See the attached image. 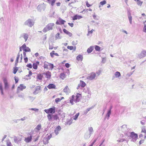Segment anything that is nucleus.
<instances>
[{"label":"nucleus","instance_id":"nucleus-1","mask_svg":"<svg viewBox=\"0 0 146 146\" xmlns=\"http://www.w3.org/2000/svg\"><path fill=\"white\" fill-rule=\"evenodd\" d=\"M81 94H80L77 93L75 97L76 99H74L75 96L74 95H72L71 97V99L70 100V102L73 105L74 104L73 101L76 103L79 102L81 98Z\"/></svg>","mask_w":146,"mask_h":146},{"label":"nucleus","instance_id":"nucleus-2","mask_svg":"<svg viewBox=\"0 0 146 146\" xmlns=\"http://www.w3.org/2000/svg\"><path fill=\"white\" fill-rule=\"evenodd\" d=\"M121 130L126 136H129L130 135V129L127 127L126 125H123L121 126Z\"/></svg>","mask_w":146,"mask_h":146},{"label":"nucleus","instance_id":"nucleus-3","mask_svg":"<svg viewBox=\"0 0 146 146\" xmlns=\"http://www.w3.org/2000/svg\"><path fill=\"white\" fill-rule=\"evenodd\" d=\"M54 25V24L53 23H50L48 24L43 29L42 31L44 32H46L52 30Z\"/></svg>","mask_w":146,"mask_h":146},{"label":"nucleus","instance_id":"nucleus-4","mask_svg":"<svg viewBox=\"0 0 146 146\" xmlns=\"http://www.w3.org/2000/svg\"><path fill=\"white\" fill-rule=\"evenodd\" d=\"M48 120L49 121H54L59 119V117L57 114L52 115L51 114H48L47 115Z\"/></svg>","mask_w":146,"mask_h":146},{"label":"nucleus","instance_id":"nucleus-5","mask_svg":"<svg viewBox=\"0 0 146 146\" xmlns=\"http://www.w3.org/2000/svg\"><path fill=\"white\" fill-rule=\"evenodd\" d=\"M97 76L96 73L93 72H92L90 73L87 77V79L90 80H92L95 79L96 78Z\"/></svg>","mask_w":146,"mask_h":146},{"label":"nucleus","instance_id":"nucleus-6","mask_svg":"<svg viewBox=\"0 0 146 146\" xmlns=\"http://www.w3.org/2000/svg\"><path fill=\"white\" fill-rule=\"evenodd\" d=\"M34 24L33 21L30 19H29L26 21L24 23V24L27 25L30 27H31Z\"/></svg>","mask_w":146,"mask_h":146},{"label":"nucleus","instance_id":"nucleus-7","mask_svg":"<svg viewBox=\"0 0 146 146\" xmlns=\"http://www.w3.org/2000/svg\"><path fill=\"white\" fill-rule=\"evenodd\" d=\"M46 6V5L43 3L42 4H40L38 6L37 9L40 12L42 10L44 11L45 9Z\"/></svg>","mask_w":146,"mask_h":146},{"label":"nucleus","instance_id":"nucleus-8","mask_svg":"<svg viewBox=\"0 0 146 146\" xmlns=\"http://www.w3.org/2000/svg\"><path fill=\"white\" fill-rule=\"evenodd\" d=\"M44 111L47 114L49 113L53 114L55 112V108L53 107L48 109H45L44 110Z\"/></svg>","mask_w":146,"mask_h":146},{"label":"nucleus","instance_id":"nucleus-9","mask_svg":"<svg viewBox=\"0 0 146 146\" xmlns=\"http://www.w3.org/2000/svg\"><path fill=\"white\" fill-rule=\"evenodd\" d=\"M130 137L132 139V141L135 142L138 137L137 134L135 133L134 132H132L130 134Z\"/></svg>","mask_w":146,"mask_h":146},{"label":"nucleus","instance_id":"nucleus-10","mask_svg":"<svg viewBox=\"0 0 146 146\" xmlns=\"http://www.w3.org/2000/svg\"><path fill=\"white\" fill-rule=\"evenodd\" d=\"M26 86L23 84H21L19 86H18L17 88V93H19L20 91H22L23 90L25 89Z\"/></svg>","mask_w":146,"mask_h":146},{"label":"nucleus","instance_id":"nucleus-11","mask_svg":"<svg viewBox=\"0 0 146 146\" xmlns=\"http://www.w3.org/2000/svg\"><path fill=\"white\" fill-rule=\"evenodd\" d=\"M86 85V84L85 82L82 81L80 80V83L78 84L77 88V89H78L80 88V87H81V88H84L85 87Z\"/></svg>","mask_w":146,"mask_h":146},{"label":"nucleus","instance_id":"nucleus-12","mask_svg":"<svg viewBox=\"0 0 146 146\" xmlns=\"http://www.w3.org/2000/svg\"><path fill=\"white\" fill-rule=\"evenodd\" d=\"M61 129V128L60 126L58 125L57 126L55 129L54 133H54L56 135H57L59 134Z\"/></svg>","mask_w":146,"mask_h":146},{"label":"nucleus","instance_id":"nucleus-13","mask_svg":"<svg viewBox=\"0 0 146 146\" xmlns=\"http://www.w3.org/2000/svg\"><path fill=\"white\" fill-rule=\"evenodd\" d=\"M3 81L4 84V88L5 89H8L9 88V85L7 82V80L6 78H4Z\"/></svg>","mask_w":146,"mask_h":146},{"label":"nucleus","instance_id":"nucleus-14","mask_svg":"<svg viewBox=\"0 0 146 146\" xmlns=\"http://www.w3.org/2000/svg\"><path fill=\"white\" fill-rule=\"evenodd\" d=\"M138 57L140 58H142L146 56V51L143 50L141 52V53L138 55Z\"/></svg>","mask_w":146,"mask_h":146},{"label":"nucleus","instance_id":"nucleus-15","mask_svg":"<svg viewBox=\"0 0 146 146\" xmlns=\"http://www.w3.org/2000/svg\"><path fill=\"white\" fill-rule=\"evenodd\" d=\"M32 136L31 134H29L28 137L25 138V141L27 143H29L31 141Z\"/></svg>","mask_w":146,"mask_h":146},{"label":"nucleus","instance_id":"nucleus-16","mask_svg":"<svg viewBox=\"0 0 146 146\" xmlns=\"http://www.w3.org/2000/svg\"><path fill=\"white\" fill-rule=\"evenodd\" d=\"M66 22V21L62 19L61 18H59L58 20L56 21V23L57 25H63Z\"/></svg>","mask_w":146,"mask_h":146},{"label":"nucleus","instance_id":"nucleus-17","mask_svg":"<svg viewBox=\"0 0 146 146\" xmlns=\"http://www.w3.org/2000/svg\"><path fill=\"white\" fill-rule=\"evenodd\" d=\"M21 36L24 38L25 41L26 42L28 38L29 35L27 33H24L22 34Z\"/></svg>","mask_w":146,"mask_h":146},{"label":"nucleus","instance_id":"nucleus-18","mask_svg":"<svg viewBox=\"0 0 146 146\" xmlns=\"http://www.w3.org/2000/svg\"><path fill=\"white\" fill-rule=\"evenodd\" d=\"M128 17L130 23L131 24H132V17L131 16L130 13H129L128 14Z\"/></svg>","mask_w":146,"mask_h":146},{"label":"nucleus","instance_id":"nucleus-19","mask_svg":"<svg viewBox=\"0 0 146 146\" xmlns=\"http://www.w3.org/2000/svg\"><path fill=\"white\" fill-rule=\"evenodd\" d=\"M46 75V77L47 78H50L51 77V73L49 71H48L46 73H45Z\"/></svg>","mask_w":146,"mask_h":146},{"label":"nucleus","instance_id":"nucleus-20","mask_svg":"<svg viewBox=\"0 0 146 146\" xmlns=\"http://www.w3.org/2000/svg\"><path fill=\"white\" fill-rule=\"evenodd\" d=\"M83 57L82 56L80 55H78L76 57V60L78 61H82L83 60Z\"/></svg>","mask_w":146,"mask_h":146},{"label":"nucleus","instance_id":"nucleus-21","mask_svg":"<svg viewBox=\"0 0 146 146\" xmlns=\"http://www.w3.org/2000/svg\"><path fill=\"white\" fill-rule=\"evenodd\" d=\"M63 31L64 33L70 36H71L72 35V33L67 31L65 29H63Z\"/></svg>","mask_w":146,"mask_h":146},{"label":"nucleus","instance_id":"nucleus-22","mask_svg":"<svg viewBox=\"0 0 146 146\" xmlns=\"http://www.w3.org/2000/svg\"><path fill=\"white\" fill-rule=\"evenodd\" d=\"M47 87L49 89H55L56 86L54 84H51L47 86Z\"/></svg>","mask_w":146,"mask_h":146},{"label":"nucleus","instance_id":"nucleus-23","mask_svg":"<svg viewBox=\"0 0 146 146\" xmlns=\"http://www.w3.org/2000/svg\"><path fill=\"white\" fill-rule=\"evenodd\" d=\"M82 18V17L81 16L76 15L74 16L72 19L73 20H76L77 19H79Z\"/></svg>","mask_w":146,"mask_h":146},{"label":"nucleus","instance_id":"nucleus-24","mask_svg":"<svg viewBox=\"0 0 146 146\" xmlns=\"http://www.w3.org/2000/svg\"><path fill=\"white\" fill-rule=\"evenodd\" d=\"M111 113V109H110L107 113V114L106 115L105 119L107 117V119L108 120L109 119Z\"/></svg>","mask_w":146,"mask_h":146},{"label":"nucleus","instance_id":"nucleus-25","mask_svg":"<svg viewBox=\"0 0 146 146\" xmlns=\"http://www.w3.org/2000/svg\"><path fill=\"white\" fill-rule=\"evenodd\" d=\"M54 52L55 51H52V52H50V53L51 56L52 58L53 57L54 55L57 56H59L58 53H54Z\"/></svg>","mask_w":146,"mask_h":146},{"label":"nucleus","instance_id":"nucleus-26","mask_svg":"<svg viewBox=\"0 0 146 146\" xmlns=\"http://www.w3.org/2000/svg\"><path fill=\"white\" fill-rule=\"evenodd\" d=\"M88 131L89 132V134L91 135L94 132L93 128L92 127H89L88 128Z\"/></svg>","mask_w":146,"mask_h":146},{"label":"nucleus","instance_id":"nucleus-27","mask_svg":"<svg viewBox=\"0 0 146 146\" xmlns=\"http://www.w3.org/2000/svg\"><path fill=\"white\" fill-rule=\"evenodd\" d=\"M94 47L92 46H90L87 50V52L88 53H91L93 50Z\"/></svg>","mask_w":146,"mask_h":146},{"label":"nucleus","instance_id":"nucleus-28","mask_svg":"<svg viewBox=\"0 0 146 146\" xmlns=\"http://www.w3.org/2000/svg\"><path fill=\"white\" fill-rule=\"evenodd\" d=\"M63 91L64 92L66 93H67L68 92H70V91L68 86H66L64 88L63 90Z\"/></svg>","mask_w":146,"mask_h":146},{"label":"nucleus","instance_id":"nucleus-29","mask_svg":"<svg viewBox=\"0 0 146 146\" xmlns=\"http://www.w3.org/2000/svg\"><path fill=\"white\" fill-rule=\"evenodd\" d=\"M49 63L48 62H45L44 63V68H46L47 69H48V65Z\"/></svg>","mask_w":146,"mask_h":146},{"label":"nucleus","instance_id":"nucleus-30","mask_svg":"<svg viewBox=\"0 0 146 146\" xmlns=\"http://www.w3.org/2000/svg\"><path fill=\"white\" fill-rule=\"evenodd\" d=\"M39 64L38 62H37L36 63H33V68L35 69H36L37 68V64Z\"/></svg>","mask_w":146,"mask_h":146},{"label":"nucleus","instance_id":"nucleus-31","mask_svg":"<svg viewBox=\"0 0 146 146\" xmlns=\"http://www.w3.org/2000/svg\"><path fill=\"white\" fill-rule=\"evenodd\" d=\"M43 142L45 144L48 143V142L49 140L48 139L47 137H45L43 139Z\"/></svg>","mask_w":146,"mask_h":146},{"label":"nucleus","instance_id":"nucleus-32","mask_svg":"<svg viewBox=\"0 0 146 146\" xmlns=\"http://www.w3.org/2000/svg\"><path fill=\"white\" fill-rule=\"evenodd\" d=\"M55 39L56 40L57 39H60L61 38V37L60 36L59 33H57L55 35Z\"/></svg>","mask_w":146,"mask_h":146},{"label":"nucleus","instance_id":"nucleus-33","mask_svg":"<svg viewBox=\"0 0 146 146\" xmlns=\"http://www.w3.org/2000/svg\"><path fill=\"white\" fill-rule=\"evenodd\" d=\"M18 96L20 98H22L23 99H25L24 98V94L23 93H21L18 94Z\"/></svg>","mask_w":146,"mask_h":146},{"label":"nucleus","instance_id":"nucleus-34","mask_svg":"<svg viewBox=\"0 0 146 146\" xmlns=\"http://www.w3.org/2000/svg\"><path fill=\"white\" fill-rule=\"evenodd\" d=\"M115 76L116 78H118L121 75L120 73L118 72H116L115 74Z\"/></svg>","mask_w":146,"mask_h":146},{"label":"nucleus","instance_id":"nucleus-35","mask_svg":"<svg viewBox=\"0 0 146 146\" xmlns=\"http://www.w3.org/2000/svg\"><path fill=\"white\" fill-rule=\"evenodd\" d=\"M144 27H143V31L146 33V21H145V22H144Z\"/></svg>","mask_w":146,"mask_h":146},{"label":"nucleus","instance_id":"nucleus-36","mask_svg":"<svg viewBox=\"0 0 146 146\" xmlns=\"http://www.w3.org/2000/svg\"><path fill=\"white\" fill-rule=\"evenodd\" d=\"M137 4L138 5L141 6L143 3V1H141L139 0H137Z\"/></svg>","mask_w":146,"mask_h":146},{"label":"nucleus","instance_id":"nucleus-37","mask_svg":"<svg viewBox=\"0 0 146 146\" xmlns=\"http://www.w3.org/2000/svg\"><path fill=\"white\" fill-rule=\"evenodd\" d=\"M41 125L38 124L36 126L35 128L38 131L41 129Z\"/></svg>","mask_w":146,"mask_h":146},{"label":"nucleus","instance_id":"nucleus-38","mask_svg":"<svg viewBox=\"0 0 146 146\" xmlns=\"http://www.w3.org/2000/svg\"><path fill=\"white\" fill-rule=\"evenodd\" d=\"M84 92L85 93L90 94V92L88 90V89L87 88L86 89L85 88L84 90Z\"/></svg>","mask_w":146,"mask_h":146},{"label":"nucleus","instance_id":"nucleus-39","mask_svg":"<svg viewBox=\"0 0 146 146\" xmlns=\"http://www.w3.org/2000/svg\"><path fill=\"white\" fill-rule=\"evenodd\" d=\"M13 140L15 142V143H18L20 141L18 140V138L16 136H14L13 137Z\"/></svg>","mask_w":146,"mask_h":146},{"label":"nucleus","instance_id":"nucleus-40","mask_svg":"<svg viewBox=\"0 0 146 146\" xmlns=\"http://www.w3.org/2000/svg\"><path fill=\"white\" fill-rule=\"evenodd\" d=\"M18 68L17 67H14L13 68V73L14 74H15L17 72V70H18Z\"/></svg>","mask_w":146,"mask_h":146},{"label":"nucleus","instance_id":"nucleus-41","mask_svg":"<svg viewBox=\"0 0 146 146\" xmlns=\"http://www.w3.org/2000/svg\"><path fill=\"white\" fill-rule=\"evenodd\" d=\"M56 1V0H51V1H50H50H48V3H50L51 5L53 6L54 5V4L55 3V2Z\"/></svg>","mask_w":146,"mask_h":146},{"label":"nucleus","instance_id":"nucleus-42","mask_svg":"<svg viewBox=\"0 0 146 146\" xmlns=\"http://www.w3.org/2000/svg\"><path fill=\"white\" fill-rule=\"evenodd\" d=\"M91 135H90L89 134H88L87 133H86L84 135V138L85 139H87L89 138L90 137Z\"/></svg>","mask_w":146,"mask_h":146},{"label":"nucleus","instance_id":"nucleus-43","mask_svg":"<svg viewBox=\"0 0 146 146\" xmlns=\"http://www.w3.org/2000/svg\"><path fill=\"white\" fill-rule=\"evenodd\" d=\"M95 48L96 50L97 51H99L100 50V47L97 45H96L95 47Z\"/></svg>","mask_w":146,"mask_h":146},{"label":"nucleus","instance_id":"nucleus-44","mask_svg":"<svg viewBox=\"0 0 146 146\" xmlns=\"http://www.w3.org/2000/svg\"><path fill=\"white\" fill-rule=\"evenodd\" d=\"M25 52H30L31 51V50L28 47H26L25 49H24V50Z\"/></svg>","mask_w":146,"mask_h":146},{"label":"nucleus","instance_id":"nucleus-45","mask_svg":"<svg viewBox=\"0 0 146 146\" xmlns=\"http://www.w3.org/2000/svg\"><path fill=\"white\" fill-rule=\"evenodd\" d=\"M42 76L41 74H39L37 76V78L39 80H41L42 78Z\"/></svg>","mask_w":146,"mask_h":146},{"label":"nucleus","instance_id":"nucleus-46","mask_svg":"<svg viewBox=\"0 0 146 146\" xmlns=\"http://www.w3.org/2000/svg\"><path fill=\"white\" fill-rule=\"evenodd\" d=\"M48 66L50 68L51 70H52L54 68V66L53 64L49 63Z\"/></svg>","mask_w":146,"mask_h":146},{"label":"nucleus","instance_id":"nucleus-47","mask_svg":"<svg viewBox=\"0 0 146 146\" xmlns=\"http://www.w3.org/2000/svg\"><path fill=\"white\" fill-rule=\"evenodd\" d=\"M141 132L146 133V130L145 129V127L143 126L142 127Z\"/></svg>","mask_w":146,"mask_h":146},{"label":"nucleus","instance_id":"nucleus-48","mask_svg":"<svg viewBox=\"0 0 146 146\" xmlns=\"http://www.w3.org/2000/svg\"><path fill=\"white\" fill-rule=\"evenodd\" d=\"M94 31V30H93V29H92L90 31H88V33L87 34V36H89L90 34H92Z\"/></svg>","mask_w":146,"mask_h":146},{"label":"nucleus","instance_id":"nucleus-49","mask_svg":"<svg viewBox=\"0 0 146 146\" xmlns=\"http://www.w3.org/2000/svg\"><path fill=\"white\" fill-rule=\"evenodd\" d=\"M79 115V113H77L75 115V116L73 118V119L74 120H76L78 118Z\"/></svg>","mask_w":146,"mask_h":146},{"label":"nucleus","instance_id":"nucleus-50","mask_svg":"<svg viewBox=\"0 0 146 146\" xmlns=\"http://www.w3.org/2000/svg\"><path fill=\"white\" fill-rule=\"evenodd\" d=\"M65 74L64 73H61L60 75V78L62 79L65 78Z\"/></svg>","mask_w":146,"mask_h":146},{"label":"nucleus","instance_id":"nucleus-51","mask_svg":"<svg viewBox=\"0 0 146 146\" xmlns=\"http://www.w3.org/2000/svg\"><path fill=\"white\" fill-rule=\"evenodd\" d=\"M72 123V120H70L66 122V124L69 125H70Z\"/></svg>","mask_w":146,"mask_h":146},{"label":"nucleus","instance_id":"nucleus-52","mask_svg":"<svg viewBox=\"0 0 146 146\" xmlns=\"http://www.w3.org/2000/svg\"><path fill=\"white\" fill-rule=\"evenodd\" d=\"M106 3V1L104 0L103 1L100 2V4L102 5H104Z\"/></svg>","mask_w":146,"mask_h":146},{"label":"nucleus","instance_id":"nucleus-53","mask_svg":"<svg viewBox=\"0 0 146 146\" xmlns=\"http://www.w3.org/2000/svg\"><path fill=\"white\" fill-rule=\"evenodd\" d=\"M68 49H70V50H72L74 49V47L72 46H68L67 47Z\"/></svg>","mask_w":146,"mask_h":146},{"label":"nucleus","instance_id":"nucleus-54","mask_svg":"<svg viewBox=\"0 0 146 146\" xmlns=\"http://www.w3.org/2000/svg\"><path fill=\"white\" fill-rule=\"evenodd\" d=\"M133 73V72H130L129 73H127V75L126 76L127 77H130L131 76L132 74Z\"/></svg>","mask_w":146,"mask_h":146},{"label":"nucleus","instance_id":"nucleus-55","mask_svg":"<svg viewBox=\"0 0 146 146\" xmlns=\"http://www.w3.org/2000/svg\"><path fill=\"white\" fill-rule=\"evenodd\" d=\"M29 98V100L33 101L34 99L35 98L32 96H29L28 97Z\"/></svg>","mask_w":146,"mask_h":146},{"label":"nucleus","instance_id":"nucleus-56","mask_svg":"<svg viewBox=\"0 0 146 146\" xmlns=\"http://www.w3.org/2000/svg\"><path fill=\"white\" fill-rule=\"evenodd\" d=\"M41 87L40 86H37L36 87V91H38V90H40Z\"/></svg>","mask_w":146,"mask_h":146},{"label":"nucleus","instance_id":"nucleus-57","mask_svg":"<svg viewBox=\"0 0 146 146\" xmlns=\"http://www.w3.org/2000/svg\"><path fill=\"white\" fill-rule=\"evenodd\" d=\"M27 46H26V45L25 44H24L21 47L23 49V50H24V49H25L26 47Z\"/></svg>","mask_w":146,"mask_h":146},{"label":"nucleus","instance_id":"nucleus-58","mask_svg":"<svg viewBox=\"0 0 146 146\" xmlns=\"http://www.w3.org/2000/svg\"><path fill=\"white\" fill-rule=\"evenodd\" d=\"M30 110L35 111H38V109L35 108H32L29 109Z\"/></svg>","mask_w":146,"mask_h":146},{"label":"nucleus","instance_id":"nucleus-59","mask_svg":"<svg viewBox=\"0 0 146 146\" xmlns=\"http://www.w3.org/2000/svg\"><path fill=\"white\" fill-rule=\"evenodd\" d=\"M52 135L50 134L49 135L46 136L45 137H47L48 139L49 140L51 137Z\"/></svg>","mask_w":146,"mask_h":146},{"label":"nucleus","instance_id":"nucleus-60","mask_svg":"<svg viewBox=\"0 0 146 146\" xmlns=\"http://www.w3.org/2000/svg\"><path fill=\"white\" fill-rule=\"evenodd\" d=\"M60 100H60L59 98H57L55 99V102L56 103H58V102H60Z\"/></svg>","mask_w":146,"mask_h":146},{"label":"nucleus","instance_id":"nucleus-61","mask_svg":"<svg viewBox=\"0 0 146 146\" xmlns=\"http://www.w3.org/2000/svg\"><path fill=\"white\" fill-rule=\"evenodd\" d=\"M14 78L15 80V83H17L18 81V79L17 78L16 76H15L14 77Z\"/></svg>","mask_w":146,"mask_h":146},{"label":"nucleus","instance_id":"nucleus-62","mask_svg":"<svg viewBox=\"0 0 146 146\" xmlns=\"http://www.w3.org/2000/svg\"><path fill=\"white\" fill-rule=\"evenodd\" d=\"M27 66L30 68H32V64H27Z\"/></svg>","mask_w":146,"mask_h":146},{"label":"nucleus","instance_id":"nucleus-63","mask_svg":"<svg viewBox=\"0 0 146 146\" xmlns=\"http://www.w3.org/2000/svg\"><path fill=\"white\" fill-rule=\"evenodd\" d=\"M94 107L92 106L90 108H88L86 110L88 112L89 111L91 110Z\"/></svg>","mask_w":146,"mask_h":146},{"label":"nucleus","instance_id":"nucleus-64","mask_svg":"<svg viewBox=\"0 0 146 146\" xmlns=\"http://www.w3.org/2000/svg\"><path fill=\"white\" fill-rule=\"evenodd\" d=\"M7 146H11V143L9 141H7Z\"/></svg>","mask_w":146,"mask_h":146}]
</instances>
